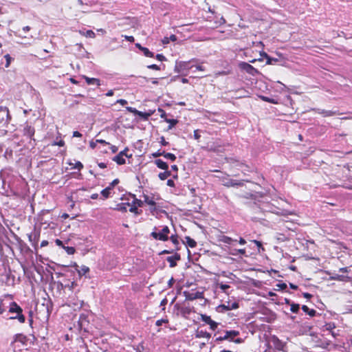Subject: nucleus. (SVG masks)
Here are the masks:
<instances>
[{
	"mask_svg": "<svg viewBox=\"0 0 352 352\" xmlns=\"http://www.w3.org/2000/svg\"><path fill=\"white\" fill-rule=\"evenodd\" d=\"M170 175H171L170 171L166 170L164 172L160 173L159 175H158V177H159V178L161 180H165L166 179H167Z\"/></svg>",
	"mask_w": 352,
	"mask_h": 352,
	"instance_id": "obj_27",
	"label": "nucleus"
},
{
	"mask_svg": "<svg viewBox=\"0 0 352 352\" xmlns=\"http://www.w3.org/2000/svg\"><path fill=\"white\" fill-rule=\"evenodd\" d=\"M155 164L157 166V168L166 170L168 168V165L166 162H164L161 159L155 160L154 162Z\"/></svg>",
	"mask_w": 352,
	"mask_h": 352,
	"instance_id": "obj_14",
	"label": "nucleus"
},
{
	"mask_svg": "<svg viewBox=\"0 0 352 352\" xmlns=\"http://www.w3.org/2000/svg\"><path fill=\"white\" fill-rule=\"evenodd\" d=\"M124 38L126 41H128L129 42H131V43L134 42V41H135V38H134V37L133 36H126V35H125L124 36Z\"/></svg>",
	"mask_w": 352,
	"mask_h": 352,
	"instance_id": "obj_56",
	"label": "nucleus"
},
{
	"mask_svg": "<svg viewBox=\"0 0 352 352\" xmlns=\"http://www.w3.org/2000/svg\"><path fill=\"white\" fill-rule=\"evenodd\" d=\"M83 167H84L83 164L80 162H79V161L76 162L75 164H74V166H73L74 168H76V169H78L79 170L82 169Z\"/></svg>",
	"mask_w": 352,
	"mask_h": 352,
	"instance_id": "obj_38",
	"label": "nucleus"
},
{
	"mask_svg": "<svg viewBox=\"0 0 352 352\" xmlns=\"http://www.w3.org/2000/svg\"><path fill=\"white\" fill-rule=\"evenodd\" d=\"M221 307L226 311H230V310L236 309L239 308V303L236 302H234L231 305H230L229 304L227 305H221Z\"/></svg>",
	"mask_w": 352,
	"mask_h": 352,
	"instance_id": "obj_24",
	"label": "nucleus"
},
{
	"mask_svg": "<svg viewBox=\"0 0 352 352\" xmlns=\"http://www.w3.org/2000/svg\"><path fill=\"white\" fill-rule=\"evenodd\" d=\"M29 324L32 328L33 324V318H32V312L30 311V318L28 319Z\"/></svg>",
	"mask_w": 352,
	"mask_h": 352,
	"instance_id": "obj_58",
	"label": "nucleus"
},
{
	"mask_svg": "<svg viewBox=\"0 0 352 352\" xmlns=\"http://www.w3.org/2000/svg\"><path fill=\"white\" fill-rule=\"evenodd\" d=\"M184 296L187 300H194L195 299H201L204 298L203 292H189L187 291L184 292Z\"/></svg>",
	"mask_w": 352,
	"mask_h": 352,
	"instance_id": "obj_8",
	"label": "nucleus"
},
{
	"mask_svg": "<svg viewBox=\"0 0 352 352\" xmlns=\"http://www.w3.org/2000/svg\"><path fill=\"white\" fill-rule=\"evenodd\" d=\"M301 309L305 314L311 317H314L316 315V311L314 309H309L307 305H302Z\"/></svg>",
	"mask_w": 352,
	"mask_h": 352,
	"instance_id": "obj_17",
	"label": "nucleus"
},
{
	"mask_svg": "<svg viewBox=\"0 0 352 352\" xmlns=\"http://www.w3.org/2000/svg\"><path fill=\"white\" fill-rule=\"evenodd\" d=\"M141 51L143 52L144 55L146 57L153 58L154 57V53L151 52L147 47H144L141 49Z\"/></svg>",
	"mask_w": 352,
	"mask_h": 352,
	"instance_id": "obj_29",
	"label": "nucleus"
},
{
	"mask_svg": "<svg viewBox=\"0 0 352 352\" xmlns=\"http://www.w3.org/2000/svg\"><path fill=\"white\" fill-rule=\"evenodd\" d=\"M164 157L166 159H168V160H171L172 162H174V161H175V160H176V156H175V154H173V153H166V152L164 151Z\"/></svg>",
	"mask_w": 352,
	"mask_h": 352,
	"instance_id": "obj_31",
	"label": "nucleus"
},
{
	"mask_svg": "<svg viewBox=\"0 0 352 352\" xmlns=\"http://www.w3.org/2000/svg\"><path fill=\"white\" fill-rule=\"evenodd\" d=\"M129 148L127 147H126L123 151H120V153H122V155L127 157V158H131L132 157V154H129Z\"/></svg>",
	"mask_w": 352,
	"mask_h": 352,
	"instance_id": "obj_36",
	"label": "nucleus"
},
{
	"mask_svg": "<svg viewBox=\"0 0 352 352\" xmlns=\"http://www.w3.org/2000/svg\"><path fill=\"white\" fill-rule=\"evenodd\" d=\"M175 309L178 311L177 315L180 314L184 318H188L189 315L192 312H195L194 307L190 306V305H180L177 303L174 306Z\"/></svg>",
	"mask_w": 352,
	"mask_h": 352,
	"instance_id": "obj_4",
	"label": "nucleus"
},
{
	"mask_svg": "<svg viewBox=\"0 0 352 352\" xmlns=\"http://www.w3.org/2000/svg\"><path fill=\"white\" fill-rule=\"evenodd\" d=\"M239 335V331L236 330H230V331H226L224 338L225 340H228L230 342H234L236 344H241L243 342V339L241 338H238L236 339H234L235 337L238 336Z\"/></svg>",
	"mask_w": 352,
	"mask_h": 352,
	"instance_id": "obj_6",
	"label": "nucleus"
},
{
	"mask_svg": "<svg viewBox=\"0 0 352 352\" xmlns=\"http://www.w3.org/2000/svg\"><path fill=\"white\" fill-rule=\"evenodd\" d=\"M126 109L127 111L133 113L135 116H138L141 118H142L144 121L148 120L149 117H151L155 112V109H149L146 112H142L137 110L135 108L131 107H126Z\"/></svg>",
	"mask_w": 352,
	"mask_h": 352,
	"instance_id": "obj_5",
	"label": "nucleus"
},
{
	"mask_svg": "<svg viewBox=\"0 0 352 352\" xmlns=\"http://www.w3.org/2000/svg\"><path fill=\"white\" fill-rule=\"evenodd\" d=\"M55 243H56L58 246L61 247V248H63V247H65V245H63V241H62L61 240L58 239H56L55 240Z\"/></svg>",
	"mask_w": 352,
	"mask_h": 352,
	"instance_id": "obj_54",
	"label": "nucleus"
},
{
	"mask_svg": "<svg viewBox=\"0 0 352 352\" xmlns=\"http://www.w3.org/2000/svg\"><path fill=\"white\" fill-rule=\"evenodd\" d=\"M167 185L170 187H174L175 186V182L173 179H168L167 181Z\"/></svg>",
	"mask_w": 352,
	"mask_h": 352,
	"instance_id": "obj_61",
	"label": "nucleus"
},
{
	"mask_svg": "<svg viewBox=\"0 0 352 352\" xmlns=\"http://www.w3.org/2000/svg\"><path fill=\"white\" fill-rule=\"evenodd\" d=\"M158 111L161 113L160 114V118L165 120L166 118V113L165 112V111L164 109H162V108H158Z\"/></svg>",
	"mask_w": 352,
	"mask_h": 352,
	"instance_id": "obj_42",
	"label": "nucleus"
},
{
	"mask_svg": "<svg viewBox=\"0 0 352 352\" xmlns=\"http://www.w3.org/2000/svg\"><path fill=\"white\" fill-rule=\"evenodd\" d=\"M246 253L245 249H235L234 250V252L231 253L234 256H237L238 254L245 255Z\"/></svg>",
	"mask_w": 352,
	"mask_h": 352,
	"instance_id": "obj_33",
	"label": "nucleus"
},
{
	"mask_svg": "<svg viewBox=\"0 0 352 352\" xmlns=\"http://www.w3.org/2000/svg\"><path fill=\"white\" fill-rule=\"evenodd\" d=\"M6 311V309L3 305V300L0 299V315Z\"/></svg>",
	"mask_w": 352,
	"mask_h": 352,
	"instance_id": "obj_53",
	"label": "nucleus"
},
{
	"mask_svg": "<svg viewBox=\"0 0 352 352\" xmlns=\"http://www.w3.org/2000/svg\"><path fill=\"white\" fill-rule=\"evenodd\" d=\"M85 36L87 37H89V38H95L96 34L94 33V31H92L91 30H88L85 32Z\"/></svg>",
	"mask_w": 352,
	"mask_h": 352,
	"instance_id": "obj_39",
	"label": "nucleus"
},
{
	"mask_svg": "<svg viewBox=\"0 0 352 352\" xmlns=\"http://www.w3.org/2000/svg\"><path fill=\"white\" fill-rule=\"evenodd\" d=\"M114 94V92L112 89H110L109 90L107 93H106V96H108V97H110V96H113Z\"/></svg>",
	"mask_w": 352,
	"mask_h": 352,
	"instance_id": "obj_64",
	"label": "nucleus"
},
{
	"mask_svg": "<svg viewBox=\"0 0 352 352\" xmlns=\"http://www.w3.org/2000/svg\"><path fill=\"white\" fill-rule=\"evenodd\" d=\"M110 149H111V151L113 153H117V151H118V147H117L116 146H115V145H111V146H110Z\"/></svg>",
	"mask_w": 352,
	"mask_h": 352,
	"instance_id": "obj_60",
	"label": "nucleus"
},
{
	"mask_svg": "<svg viewBox=\"0 0 352 352\" xmlns=\"http://www.w3.org/2000/svg\"><path fill=\"white\" fill-rule=\"evenodd\" d=\"M144 202H145L148 206L153 207V210H155L156 202L154 201L153 198H150L148 195H144Z\"/></svg>",
	"mask_w": 352,
	"mask_h": 352,
	"instance_id": "obj_18",
	"label": "nucleus"
},
{
	"mask_svg": "<svg viewBox=\"0 0 352 352\" xmlns=\"http://www.w3.org/2000/svg\"><path fill=\"white\" fill-rule=\"evenodd\" d=\"M252 242L254 243L258 247V249L262 248V250H264L261 241L257 240H252Z\"/></svg>",
	"mask_w": 352,
	"mask_h": 352,
	"instance_id": "obj_45",
	"label": "nucleus"
},
{
	"mask_svg": "<svg viewBox=\"0 0 352 352\" xmlns=\"http://www.w3.org/2000/svg\"><path fill=\"white\" fill-rule=\"evenodd\" d=\"M167 302H168V300H167V299H166V298H164L161 301V302H160V306H162V307H163V308H162V309H163V310H164V309H165V306H166V305L167 304Z\"/></svg>",
	"mask_w": 352,
	"mask_h": 352,
	"instance_id": "obj_57",
	"label": "nucleus"
},
{
	"mask_svg": "<svg viewBox=\"0 0 352 352\" xmlns=\"http://www.w3.org/2000/svg\"><path fill=\"white\" fill-rule=\"evenodd\" d=\"M234 180L232 179H228L227 182H226L223 185L226 187H231L233 186Z\"/></svg>",
	"mask_w": 352,
	"mask_h": 352,
	"instance_id": "obj_48",
	"label": "nucleus"
},
{
	"mask_svg": "<svg viewBox=\"0 0 352 352\" xmlns=\"http://www.w3.org/2000/svg\"><path fill=\"white\" fill-rule=\"evenodd\" d=\"M170 231L167 226H162V229L154 227L153 232L150 236L155 240L160 241H167L169 239V234Z\"/></svg>",
	"mask_w": 352,
	"mask_h": 352,
	"instance_id": "obj_2",
	"label": "nucleus"
},
{
	"mask_svg": "<svg viewBox=\"0 0 352 352\" xmlns=\"http://www.w3.org/2000/svg\"><path fill=\"white\" fill-rule=\"evenodd\" d=\"M195 337L198 338H206L209 339L211 337V334L206 331L197 330L195 333Z\"/></svg>",
	"mask_w": 352,
	"mask_h": 352,
	"instance_id": "obj_16",
	"label": "nucleus"
},
{
	"mask_svg": "<svg viewBox=\"0 0 352 352\" xmlns=\"http://www.w3.org/2000/svg\"><path fill=\"white\" fill-rule=\"evenodd\" d=\"M120 183L119 179H113L107 186L111 190L113 189V188Z\"/></svg>",
	"mask_w": 352,
	"mask_h": 352,
	"instance_id": "obj_35",
	"label": "nucleus"
},
{
	"mask_svg": "<svg viewBox=\"0 0 352 352\" xmlns=\"http://www.w3.org/2000/svg\"><path fill=\"white\" fill-rule=\"evenodd\" d=\"M73 267L77 271L79 276L80 277L85 276L90 271L89 267L86 265H82L81 267H79L76 263H75Z\"/></svg>",
	"mask_w": 352,
	"mask_h": 352,
	"instance_id": "obj_10",
	"label": "nucleus"
},
{
	"mask_svg": "<svg viewBox=\"0 0 352 352\" xmlns=\"http://www.w3.org/2000/svg\"><path fill=\"white\" fill-rule=\"evenodd\" d=\"M160 144L162 145V146H167L168 145V142H167L166 140H165V138L164 136H162L160 138Z\"/></svg>",
	"mask_w": 352,
	"mask_h": 352,
	"instance_id": "obj_50",
	"label": "nucleus"
},
{
	"mask_svg": "<svg viewBox=\"0 0 352 352\" xmlns=\"http://www.w3.org/2000/svg\"><path fill=\"white\" fill-rule=\"evenodd\" d=\"M58 136L56 137V140L54 141L52 143V146H64L65 143L63 140L61 138V134L60 133H58Z\"/></svg>",
	"mask_w": 352,
	"mask_h": 352,
	"instance_id": "obj_20",
	"label": "nucleus"
},
{
	"mask_svg": "<svg viewBox=\"0 0 352 352\" xmlns=\"http://www.w3.org/2000/svg\"><path fill=\"white\" fill-rule=\"evenodd\" d=\"M35 133V129L31 125L27 124L23 129V135L28 137L30 139H33Z\"/></svg>",
	"mask_w": 352,
	"mask_h": 352,
	"instance_id": "obj_11",
	"label": "nucleus"
},
{
	"mask_svg": "<svg viewBox=\"0 0 352 352\" xmlns=\"http://www.w3.org/2000/svg\"><path fill=\"white\" fill-rule=\"evenodd\" d=\"M320 113H321L324 117H329L338 114L336 111L327 110H322Z\"/></svg>",
	"mask_w": 352,
	"mask_h": 352,
	"instance_id": "obj_30",
	"label": "nucleus"
},
{
	"mask_svg": "<svg viewBox=\"0 0 352 352\" xmlns=\"http://www.w3.org/2000/svg\"><path fill=\"white\" fill-rule=\"evenodd\" d=\"M190 61H188V62H186V61L180 62L178 64L177 67L179 68V69L181 71L189 70L190 69H191L193 67V66H190Z\"/></svg>",
	"mask_w": 352,
	"mask_h": 352,
	"instance_id": "obj_19",
	"label": "nucleus"
},
{
	"mask_svg": "<svg viewBox=\"0 0 352 352\" xmlns=\"http://www.w3.org/2000/svg\"><path fill=\"white\" fill-rule=\"evenodd\" d=\"M164 121L169 124V125L168 126V130L172 129L179 122L176 119H169V118H166L164 120Z\"/></svg>",
	"mask_w": 352,
	"mask_h": 352,
	"instance_id": "obj_25",
	"label": "nucleus"
},
{
	"mask_svg": "<svg viewBox=\"0 0 352 352\" xmlns=\"http://www.w3.org/2000/svg\"><path fill=\"white\" fill-rule=\"evenodd\" d=\"M185 240H186V244L191 248H194L197 246V242L192 238H190V236H187L185 237Z\"/></svg>",
	"mask_w": 352,
	"mask_h": 352,
	"instance_id": "obj_23",
	"label": "nucleus"
},
{
	"mask_svg": "<svg viewBox=\"0 0 352 352\" xmlns=\"http://www.w3.org/2000/svg\"><path fill=\"white\" fill-rule=\"evenodd\" d=\"M326 327V329H334L336 327V326L334 325V324H331V323H329V324H327L325 325Z\"/></svg>",
	"mask_w": 352,
	"mask_h": 352,
	"instance_id": "obj_63",
	"label": "nucleus"
},
{
	"mask_svg": "<svg viewBox=\"0 0 352 352\" xmlns=\"http://www.w3.org/2000/svg\"><path fill=\"white\" fill-rule=\"evenodd\" d=\"M67 305L74 310H77L82 307L83 300L78 298L76 293H74L67 298Z\"/></svg>",
	"mask_w": 352,
	"mask_h": 352,
	"instance_id": "obj_3",
	"label": "nucleus"
},
{
	"mask_svg": "<svg viewBox=\"0 0 352 352\" xmlns=\"http://www.w3.org/2000/svg\"><path fill=\"white\" fill-rule=\"evenodd\" d=\"M286 304L290 305V311L293 313H298L300 309V305L291 302L289 300H285Z\"/></svg>",
	"mask_w": 352,
	"mask_h": 352,
	"instance_id": "obj_15",
	"label": "nucleus"
},
{
	"mask_svg": "<svg viewBox=\"0 0 352 352\" xmlns=\"http://www.w3.org/2000/svg\"><path fill=\"white\" fill-rule=\"evenodd\" d=\"M82 78L85 80V82L87 85H94L98 87L100 86V80L99 78H89L87 76H82Z\"/></svg>",
	"mask_w": 352,
	"mask_h": 352,
	"instance_id": "obj_12",
	"label": "nucleus"
},
{
	"mask_svg": "<svg viewBox=\"0 0 352 352\" xmlns=\"http://www.w3.org/2000/svg\"><path fill=\"white\" fill-rule=\"evenodd\" d=\"M210 151L213 152H223L224 151L223 145L218 144L217 143H214L212 146L210 148Z\"/></svg>",
	"mask_w": 352,
	"mask_h": 352,
	"instance_id": "obj_21",
	"label": "nucleus"
},
{
	"mask_svg": "<svg viewBox=\"0 0 352 352\" xmlns=\"http://www.w3.org/2000/svg\"><path fill=\"white\" fill-rule=\"evenodd\" d=\"M111 192V190L109 188L106 187L104 189H103L101 191L100 193L104 199H107L109 197Z\"/></svg>",
	"mask_w": 352,
	"mask_h": 352,
	"instance_id": "obj_28",
	"label": "nucleus"
},
{
	"mask_svg": "<svg viewBox=\"0 0 352 352\" xmlns=\"http://www.w3.org/2000/svg\"><path fill=\"white\" fill-rule=\"evenodd\" d=\"M73 137L81 138L82 134L79 131H75L73 132Z\"/></svg>",
	"mask_w": 352,
	"mask_h": 352,
	"instance_id": "obj_62",
	"label": "nucleus"
},
{
	"mask_svg": "<svg viewBox=\"0 0 352 352\" xmlns=\"http://www.w3.org/2000/svg\"><path fill=\"white\" fill-rule=\"evenodd\" d=\"M261 99L263 100V101H265V102H270V103H272V104H276L277 102L275 101L274 99L273 98H270L267 96H261Z\"/></svg>",
	"mask_w": 352,
	"mask_h": 352,
	"instance_id": "obj_37",
	"label": "nucleus"
},
{
	"mask_svg": "<svg viewBox=\"0 0 352 352\" xmlns=\"http://www.w3.org/2000/svg\"><path fill=\"white\" fill-rule=\"evenodd\" d=\"M129 211L131 212H134V213L138 214V207L135 206V205L131 207V208L129 209Z\"/></svg>",
	"mask_w": 352,
	"mask_h": 352,
	"instance_id": "obj_59",
	"label": "nucleus"
},
{
	"mask_svg": "<svg viewBox=\"0 0 352 352\" xmlns=\"http://www.w3.org/2000/svg\"><path fill=\"white\" fill-rule=\"evenodd\" d=\"M116 103H119L122 106H124L127 104V101L124 99H119L116 101Z\"/></svg>",
	"mask_w": 352,
	"mask_h": 352,
	"instance_id": "obj_55",
	"label": "nucleus"
},
{
	"mask_svg": "<svg viewBox=\"0 0 352 352\" xmlns=\"http://www.w3.org/2000/svg\"><path fill=\"white\" fill-rule=\"evenodd\" d=\"M179 236L177 235V234H172L170 237H169V239L171 241V242L175 245V248H176V250H179V248H178V245L179 244Z\"/></svg>",
	"mask_w": 352,
	"mask_h": 352,
	"instance_id": "obj_26",
	"label": "nucleus"
},
{
	"mask_svg": "<svg viewBox=\"0 0 352 352\" xmlns=\"http://www.w3.org/2000/svg\"><path fill=\"white\" fill-rule=\"evenodd\" d=\"M5 58L6 60V67H8L10 64V61H11V56H10V54H6L5 55Z\"/></svg>",
	"mask_w": 352,
	"mask_h": 352,
	"instance_id": "obj_49",
	"label": "nucleus"
},
{
	"mask_svg": "<svg viewBox=\"0 0 352 352\" xmlns=\"http://www.w3.org/2000/svg\"><path fill=\"white\" fill-rule=\"evenodd\" d=\"M164 151H161L160 150H159L157 152L152 153V156L153 157H157L160 156H164Z\"/></svg>",
	"mask_w": 352,
	"mask_h": 352,
	"instance_id": "obj_43",
	"label": "nucleus"
},
{
	"mask_svg": "<svg viewBox=\"0 0 352 352\" xmlns=\"http://www.w3.org/2000/svg\"><path fill=\"white\" fill-rule=\"evenodd\" d=\"M155 58L160 61H164L166 60V57L162 54H157L155 56Z\"/></svg>",
	"mask_w": 352,
	"mask_h": 352,
	"instance_id": "obj_47",
	"label": "nucleus"
},
{
	"mask_svg": "<svg viewBox=\"0 0 352 352\" xmlns=\"http://www.w3.org/2000/svg\"><path fill=\"white\" fill-rule=\"evenodd\" d=\"M133 204L137 207H142L144 201H142L140 199H135L133 201Z\"/></svg>",
	"mask_w": 352,
	"mask_h": 352,
	"instance_id": "obj_40",
	"label": "nucleus"
},
{
	"mask_svg": "<svg viewBox=\"0 0 352 352\" xmlns=\"http://www.w3.org/2000/svg\"><path fill=\"white\" fill-rule=\"evenodd\" d=\"M219 241L220 242H222L223 243H226V244H231L233 241H235L236 240H234L232 239L231 237L230 236H226V235H222L219 237Z\"/></svg>",
	"mask_w": 352,
	"mask_h": 352,
	"instance_id": "obj_22",
	"label": "nucleus"
},
{
	"mask_svg": "<svg viewBox=\"0 0 352 352\" xmlns=\"http://www.w3.org/2000/svg\"><path fill=\"white\" fill-rule=\"evenodd\" d=\"M63 249L65 250L68 254H74L76 252V250L74 247L65 246L63 247Z\"/></svg>",
	"mask_w": 352,
	"mask_h": 352,
	"instance_id": "obj_34",
	"label": "nucleus"
},
{
	"mask_svg": "<svg viewBox=\"0 0 352 352\" xmlns=\"http://www.w3.org/2000/svg\"><path fill=\"white\" fill-rule=\"evenodd\" d=\"M166 260L169 263L170 267H174L176 266L177 263L173 256H168Z\"/></svg>",
	"mask_w": 352,
	"mask_h": 352,
	"instance_id": "obj_32",
	"label": "nucleus"
},
{
	"mask_svg": "<svg viewBox=\"0 0 352 352\" xmlns=\"http://www.w3.org/2000/svg\"><path fill=\"white\" fill-rule=\"evenodd\" d=\"M219 288L223 292H226V290L227 289H229L230 288V285H226V284H223V283H221L219 284Z\"/></svg>",
	"mask_w": 352,
	"mask_h": 352,
	"instance_id": "obj_46",
	"label": "nucleus"
},
{
	"mask_svg": "<svg viewBox=\"0 0 352 352\" xmlns=\"http://www.w3.org/2000/svg\"><path fill=\"white\" fill-rule=\"evenodd\" d=\"M201 319L203 322L210 325V328L212 330H215L217 328L218 324L215 321L212 320L210 316L206 314L201 315Z\"/></svg>",
	"mask_w": 352,
	"mask_h": 352,
	"instance_id": "obj_9",
	"label": "nucleus"
},
{
	"mask_svg": "<svg viewBox=\"0 0 352 352\" xmlns=\"http://www.w3.org/2000/svg\"><path fill=\"white\" fill-rule=\"evenodd\" d=\"M147 68L148 69H153V70H157V71L160 70V66H158L156 64L149 65L147 66Z\"/></svg>",
	"mask_w": 352,
	"mask_h": 352,
	"instance_id": "obj_44",
	"label": "nucleus"
},
{
	"mask_svg": "<svg viewBox=\"0 0 352 352\" xmlns=\"http://www.w3.org/2000/svg\"><path fill=\"white\" fill-rule=\"evenodd\" d=\"M193 135H194V138L197 140H199L201 138V135L199 133V130H195Z\"/></svg>",
	"mask_w": 352,
	"mask_h": 352,
	"instance_id": "obj_51",
	"label": "nucleus"
},
{
	"mask_svg": "<svg viewBox=\"0 0 352 352\" xmlns=\"http://www.w3.org/2000/svg\"><path fill=\"white\" fill-rule=\"evenodd\" d=\"M243 186V181L234 180L233 186Z\"/></svg>",
	"mask_w": 352,
	"mask_h": 352,
	"instance_id": "obj_52",
	"label": "nucleus"
},
{
	"mask_svg": "<svg viewBox=\"0 0 352 352\" xmlns=\"http://www.w3.org/2000/svg\"><path fill=\"white\" fill-rule=\"evenodd\" d=\"M239 67L252 76H254L256 74L258 73L256 68L246 62H240L239 63Z\"/></svg>",
	"mask_w": 352,
	"mask_h": 352,
	"instance_id": "obj_7",
	"label": "nucleus"
},
{
	"mask_svg": "<svg viewBox=\"0 0 352 352\" xmlns=\"http://www.w3.org/2000/svg\"><path fill=\"white\" fill-rule=\"evenodd\" d=\"M112 160L118 165H123L126 164V160L124 159V156L122 155V153H119L118 155L114 156Z\"/></svg>",
	"mask_w": 352,
	"mask_h": 352,
	"instance_id": "obj_13",
	"label": "nucleus"
},
{
	"mask_svg": "<svg viewBox=\"0 0 352 352\" xmlns=\"http://www.w3.org/2000/svg\"><path fill=\"white\" fill-rule=\"evenodd\" d=\"M168 319H161L156 321L155 324L157 327H160L162 325L163 323H168Z\"/></svg>",
	"mask_w": 352,
	"mask_h": 352,
	"instance_id": "obj_41",
	"label": "nucleus"
},
{
	"mask_svg": "<svg viewBox=\"0 0 352 352\" xmlns=\"http://www.w3.org/2000/svg\"><path fill=\"white\" fill-rule=\"evenodd\" d=\"M8 312L12 314L9 318L10 320H17L21 324L25 323V316L23 314V309L16 302L10 303Z\"/></svg>",
	"mask_w": 352,
	"mask_h": 352,
	"instance_id": "obj_1",
	"label": "nucleus"
}]
</instances>
